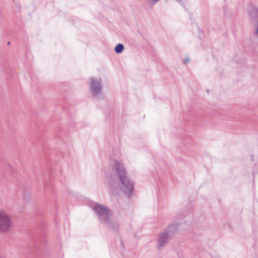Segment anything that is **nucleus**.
<instances>
[{"label": "nucleus", "mask_w": 258, "mask_h": 258, "mask_svg": "<svg viewBox=\"0 0 258 258\" xmlns=\"http://www.w3.org/2000/svg\"><path fill=\"white\" fill-rule=\"evenodd\" d=\"M105 179L112 190H119L127 197L133 192L134 183L127 177L126 171L120 160H115L110 163Z\"/></svg>", "instance_id": "1"}, {"label": "nucleus", "mask_w": 258, "mask_h": 258, "mask_svg": "<svg viewBox=\"0 0 258 258\" xmlns=\"http://www.w3.org/2000/svg\"><path fill=\"white\" fill-rule=\"evenodd\" d=\"M93 210L95 212L96 217L102 224L114 231L118 230V222H112L110 220V211L109 209L102 205L95 203L93 206Z\"/></svg>", "instance_id": "2"}, {"label": "nucleus", "mask_w": 258, "mask_h": 258, "mask_svg": "<svg viewBox=\"0 0 258 258\" xmlns=\"http://www.w3.org/2000/svg\"><path fill=\"white\" fill-rule=\"evenodd\" d=\"M12 224L10 217L5 211L0 208V232L8 231L11 227Z\"/></svg>", "instance_id": "3"}, {"label": "nucleus", "mask_w": 258, "mask_h": 258, "mask_svg": "<svg viewBox=\"0 0 258 258\" xmlns=\"http://www.w3.org/2000/svg\"><path fill=\"white\" fill-rule=\"evenodd\" d=\"M89 84L93 96H98L101 94L103 86L100 78H91Z\"/></svg>", "instance_id": "4"}, {"label": "nucleus", "mask_w": 258, "mask_h": 258, "mask_svg": "<svg viewBox=\"0 0 258 258\" xmlns=\"http://www.w3.org/2000/svg\"><path fill=\"white\" fill-rule=\"evenodd\" d=\"M171 237L166 232L164 231L160 232L156 238L157 247L158 249H161L171 240Z\"/></svg>", "instance_id": "5"}, {"label": "nucleus", "mask_w": 258, "mask_h": 258, "mask_svg": "<svg viewBox=\"0 0 258 258\" xmlns=\"http://www.w3.org/2000/svg\"><path fill=\"white\" fill-rule=\"evenodd\" d=\"M179 225V223H175V221H174L173 223L169 224L163 231L164 232H166V233H167L172 238V237L177 232Z\"/></svg>", "instance_id": "6"}, {"label": "nucleus", "mask_w": 258, "mask_h": 258, "mask_svg": "<svg viewBox=\"0 0 258 258\" xmlns=\"http://www.w3.org/2000/svg\"><path fill=\"white\" fill-rule=\"evenodd\" d=\"M124 49V46L121 43L117 44L114 48L115 52L117 54H119L122 52Z\"/></svg>", "instance_id": "7"}, {"label": "nucleus", "mask_w": 258, "mask_h": 258, "mask_svg": "<svg viewBox=\"0 0 258 258\" xmlns=\"http://www.w3.org/2000/svg\"><path fill=\"white\" fill-rule=\"evenodd\" d=\"M189 61V59L188 58H186L185 59H184L183 63H187Z\"/></svg>", "instance_id": "8"}]
</instances>
